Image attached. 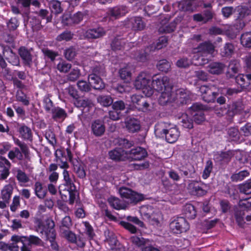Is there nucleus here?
Returning a JSON list of instances; mask_svg holds the SVG:
<instances>
[{
    "mask_svg": "<svg viewBox=\"0 0 251 251\" xmlns=\"http://www.w3.org/2000/svg\"><path fill=\"white\" fill-rule=\"evenodd\" d=\"M151 86L153 91L155 90L161 93L159 101L162 105L168 102L175 101L176 100H179L181 103H186L188 100L192 98L190 95V92L183 89L177 90L176 93L172 92L169 79L166 76L154 77Z\"/></svg>",
    "mask_w": 251,
    "mask_h": 251,
    "instance_id": "1",
    "label": "nucleus"
},
{
    "mask_svg": "<svg viewBox=\"0 0 251 251\" xmlns=\"http://www.w3.org/2000/svg\"><path fill=\"white\" fill-rule=\"evenodd\" d=\"M215 47L210 43L205 42L200 45L196 49H194V55L192 62L186 58L179 59L176 63V65L179 68H185L191 63L195 65H203L208 62V59L213 56L215 52Z\"/></svg>",
    "mask_w": 251,
    "mask_h": 251,
    "instance_id": "2",
    "label": "nucleus"
},
{
    "mask_svg": "<svg viewBox=\"0 0 251 251\" xmlns=\"http://www.w3.org/2000/svg\"><path fill=\"white\" fill-rule=\"evenodd\" d=\"M36 230L44 236L50 243L51 248L57 249V245L54 241L56 234L54 229V223L52 220H47L44 224L41 220L36 219L35 221Z\"/></svg>",
    "mask_w": 251,
    "mask_h": 251,
    "instance_id": "3",
    "label": "nucleus"
},
{
    "mask_svg": "<svg viewBox=\"0 0 251 251\" xmlns=\"http://www.w3.org/2000/svg\"><path fill=\"white\" fill-rule=\"evenodd\" d=\"M251 198H246L240 200L239 202V210L235 213V217L237 222L240 226H242L244 223V219L247 221H251Z\"/></svg>",
    "mask_w": 251,
    "mask_h": 251,
    "instance_id": "4",
    "label": "nucleus"
},
{
    "mask_svg": "<svg viewBox=\"0 0 251 251\" xmlns=\"http://www.w3.org/2000/svg\"><path fill=\"white\" fill-rule=\"evenodd\" d=\"M151 76L145 72L141 73L136 77L134 83V87L136 89H141L143 93L147 97L151 96L153 90L151 86Z\"/></svg>",
    "mask_w": 251,
    "mask_h": 251,
    "instance_id": "5",
    "label": "nucleus"
},
{
    "mask_svg": "<svg viewBox=\"0 0 251 251\" xmlns=\"http://www.w3.org/2000/svg\"><path fill=\"white\" fill-rule=\"evenodd\" d=\"M163 124H158L155 126L154 133L156 136H165L166 141L169 143H174L176 142L180 135L178 129L174 126L169 128H163Z\"/></svg>",
    "mask_w": 251,
    "mask_h": 251,
    "instance_id": "6",
    "label": "nucleus"
},
{
    "mask_svg": "<svg viewBox=\"0 0 251 251\" xmlns=\"http://www.w3.org/2000/svg\"><path fill=\"white\" fill-rule=\"evenodd\" d=\"M66 91L75 100L74 104L76 107H83V112H88L90 109L93 108L94 105L90 100L78 99L77 92L73 86H70L66 89Z\"/></svg>",
    "mask_w": 251,
    "mask_h": 251,
    "instance_id": "7",
    "label": "nucleus"
},
{
    "mask_svg": "<svg viewBox=\"0 0 251 251\" xmlns=\"http://www.w3.org/2000/svg\"><path fill=\"white\" fill-rule=\"evenodd\" d=\"M100 64L97 63L95 67H90L93 73L89 75L88 80L89 83L95 89H103L104 84L101 79L97 74H100L101 72V68H99Z\"/></svg>",
    "mask_w": 251,
    "mask_h": 251,
    "instance_id": "8",
    "label": "nucleus"
},
{
    "mask_svg": "<svg viewBox=\"0 0 251 251\" xmlns=\"http://www.w3.org/2000/svg\"><path fill=\"white\" fill-rule=\"evenodd\" d=\"M170 227L173 232L179 234L187 231L190 226L185 218L179 217L170 223Z\"/></svg>",
    "mask_w": 251,
    "mask_h": 251,
    "instance_id": "9",
    "label": "nucleus"
},
{
    "mask_svg": "<svg viewBox=\"0 0 251 251\" xmlns=\"http://www.w3.org/2000/svg\"><path fill=\"white\" fill-rule=\"evenodd\" d=\"M119 193L123 198L126 200L127 202H137L143 199L142 195L126 187L121 188L119 189Z\"/></svg>",
    "mask_w": 251,
    "mask_h": 251,
    "instance_id": "10",
    "label": "nucleus"
},
{
    "mask_svg": "<svg viewBox=\"0 0 251 251\" xmlns=\"http://www.w3.org/2000/svg\"><path fill=\"white\" fill-rule=\"evenodd\" d=\"M131 101L133 106L139 111L147 112L151 109V106L140 95H133L131 98Z\"/></svg>",
    "mask_w": 251,
    "mask_h": 251,
    "instance_id": "11",
    "label": "nucleus"
},
{
    "mask_svg": "<svg viewBox=\"0 0 251 251\" xmlns=\"http://www.w3.org/2000/svg\"><path fill=\"white\" fill-rule=\"evenodd\" d=\"M203 108L201 104L196 103L191 107L188 111L193 116L194 120L197 124H201L205 120L204 114L202 111Z\"/></svg>",
    "mask_w": 251,
    "mask_h": 251,
    "instance_id": "12",
    "label": "nucleus"
},
{
    "mask_svg": "<svg viewBox=\"0 0 251 251\" xmlns=\"http://www.w3.org/2000/svg\"><path fill=\"white\" fill-rule=\"evenodd\" d=\"M147 155L146 151L141 147L132 149L129 151H126V159L139 160L144 158Z\"/></svg>",
    "mask_w": 251,
    "mask_h": 251,
    "instance_id": "13",
    "label": "nucleus"
},
{
    "mask_svg": "<svg viewBox=\"0 0 251 251\" xmlns=\"http://www.w3.org/2000/svg\"><path fill=\"white\" fill-rule=\"evenodd\" d=\"M206 187L205 185L200 184L196 181H192L190 182L188 186V189L189 192L193 195L196 196H202L206 193V190L204 187Z\"/></svg>",
    "mask_w": 251,
    "mask_h": 251,
    "instance_id": "14",
    "label": "nucleus"
},
{
    "mask_svg": "<svg viewBox=\"0 0 251 251\" xmlns=\"http://www.w3.org/2000/svg\"><path fill=\"white\" fill-rule=\"evenodd\" d=\"M91 128L92 133L98 137L102 136L105 130L104 122L100 120H96L93 121Z\"/></svg>",
    "mask_w": 251,
    "mask_h": 251,
    "instance_id": "15",
    "label": "nucleus"
},
{
    "mask_svg": "<svg viewBox=\"0 0 251 251\" xmlns=\"http://www.w3.org/2000/svg\"><path fill=\"white\" fill-rule=\"evenodd\" d=\"M126 127L130 132H135L138 131L141 125L139 120L133 118H128L125 121Z\"/></svg>",
    "mask_w": 251,
    "mask_h": 251,
    "instance_id": "16",
    "label": "nucleus"
},
{
    "mask_svg": "<svg viewBox=\"0 0 251 251\" xmlns=\"http://www.w3.org/2000/svg\"><path fill=\"white\" fill-rule=\"evenodd\" d=\"M237 11L238 12L239 16L237 20V23L239 25H236L235 28L237 31H235L234 33L237 32L239 30L242 29L245 25L243 22H242V19L245 17V16L248 15L250 13L249 10L243 6H239L237 8Z\"/></svg>",
    "mask_w": 251,
    "mask_h": 251,
    "instance_id": "17",
    "label": "nucleus"
},
{
    "mask_svg": "<svg viewBox=\"0 0 251 251\" xmlns=\"http://www.w3.org/2000/svg\"><path fill=\"white\" fill-rule=\"evenodd\" d=\"M128 9L124 6H120L110 9L108 11V16L110 19H117L125 15L128 12Z\"/></svg>",
    "mask_w": 251,
    "mask_h": 251,
    "instance_id": "18",
    "label": "nucleus"
},
{
    "mask_svg": "<svg viewBox=\"0 0 251 251\" xmlns=\"http://www.w3.org/2000/svg\"><path fill=\"white\" fill-rule=\"evenodd\" d=\"M200 91L202 93L203 96V99L207 102H211L214 101L217 93L211 90L208 87L203 85L200 88Z\"/></svg>",
    "mask_w": 251,
    "mask_h": 251,
    "instance_id": "19",
    "label": "nucleus"
},
{
    "mask_svg": "<svg viewBox=\"0 0 251 251\" xmlns=\"http://www.w3.org/2000/svg\"><path fill=\"white\" fill-rule=\"evenodd\" d=\"M10 165L9 162L6 158H1L0 159V178L4 179L8 177Z\"/></svg>",
    "mask_w": 251,
    "mask_h": 251,
    "instance_id": "20",
    "label": "nucleus"
},
{
    "mask_svg": "<svg viewBox=\"0 0 251 251\" xmlns=\"http://www.w3.org/2000/svg\"><path fill=\"white\" fill-rule=\"evenodd\" d=\"M242 109V108L241 103L240 102H236L233 103L231 105H230L228 111H226V109H222L221 112L218 111H216V112L218 116H220L227 112L229 114H230L231 112H232V114L241 113Z\"/></svg>",
    "mask_w": 251,
    "mask_h": 251,
    "instance_id": "21",
    "label": "nucleus"
},
{
    "mask_svg": "<svg viewBox=\"0 0 251 251\" xmlns=\"http://www.w3.org/2000/svg\"><path fill=\"white\" fill-rule=\"evenodd\" d=\"M110 158L115 160H124L126 159V151L122 148H117L109 152Z\"/></svg>",
    "mask_w": 251,
    "mask_h": 251,
    "instance_id": "22",
    "label": "nucleus"
},
{
    "mask_svg": "<svg viewBox=\"0 0 251 251\" xmlns=\"http://www.w3.org/2000/svg\"><path fill=\"white\" fill-rule=\"evenodd\" d=\"M149 207L146 206H143L141 207L140 212L142 215L145 216L147 218H151V223L154 226H157L160 223V219L161 218V216L159 215L158 217L155 218L153 217V215H150V212H148L149 211Z\"/></svg>",
    "mask_w": 251,
    "mask_h": 251,
    "instance_id": "23",
    "label": "nucleus"
},
{
    "mask_svg": "<svg viewBox=\"0 0 251 251\" xmlns=\"http://www.w3.org/2000/svg\"><path fill=\"white\" fill-rule=\"evenodd\" d=\"M56 161L57 165L61 169L66 170L69 167V164L66 161L67 158L64 160L63 158V152L61 150H57L55 151Z\"/></svg>",
    "mask_w": 251,
    "mask_h": 251,
    "instance_id": "24",
    "label": "nucleus"
},
{
    "mask_svg": "<svg viewBox=\"0 0 251 251\" xmlns=\"http://www.w3.org/2000/svg\"><path fill=\"white\" fill-rule=\"evenodd\" d=\"M104 34L105 31L102 27L90 29L86 32V36L88 38H98Z\"/></svg>",
    "mask_w": 251,
    "mask_h": 251,
    "instance_id": "25",
    "label": "nucleus"
},
{
    "mask_svg": "<svg viewBox=\"0 0 251 251\" xmlns=\"http://www.w3.org/2000/svg\"><path fill=\"white\" fill-rule=\"evenodd\" d=\"M105 235L106 236V243L108 244L109 248L111 250H115L117 249V244L118 243L115 235L112 232L109 231H105Z\"/></svg>",
    "mask_w": 251,
    "mask_h": 251,
    "instance_id": "26",
    "label": "nucleus"
},
{
    "mask_svg": "<svg viewBox=\"0 0 251 251\" xmlns=\"http://www.w3.org/2000/svg\"><path fill=\"white\" fill-rule=\"evenodd\" d=\"M13 189L12 185H6L1 191V198L5 201H9L12 194Z\"/></svg>",
    "mask_w": 251,
    "mask_h": 251,
    "instance_id": "27",
    "label": "nucleus"
},
{
    "mask_svg": "<svg viewBox=\"0 0 251 251\" xmlns=\"http://www.w3.org/2000/svg\"><path fill=\"white\" fill-rule=\"evenodd\" d=\"M225 68V65L220 63L214 62L208 66V71L213 74H219L221 73Z\"/></svg>",
    "mask_w": 251,
    "mask_h": 251,
    "instance_id": "28",
    "label": "nucleus"
},
{
    "mask_svg": "<svg viewBox=\"0 0 251 251\" xmlns=\"http://www.w3.org/2000/svg\"><path fill=\"white\" fill-rule=\"evenodd\" d=\"M183 212L185 217L189 219H194L196 215V211L194 206L191 204H186L183 209Z\"/></svg>",
    "mask_w": 251,
    "mask_h": 251,
    "instance_id": "29",
    "label": "nucleus"
},
{
    "mask_svg": "<svg viewBox=\"0 0 251 251\" xmlns=\"http://www.w3.org/2000/svg\"><path fill=\"white\" fill-rule=\"evenodd\" d=\"M20 137L26 140H31L32 138V132L31 129L25 125L20 126L18 130Z\"/></svg>",
    "mask_w": 251,
    "mask_h": 251,
    "instance_id": "30",
    "label": "nucleus"
},
{
    "mask_svg": "<svg viewBox=\"0 0 251 251\" xmlns=\"http://www.w3.org/2000/svg\"><path fill=\"white\" fill-rule=\"evenodd\" d=\"M51 113H52L53 118L56 120H63L67 116V113L64 110L58 107H54V109H52Z\"/></svg>",
    "mask_w": 251,
    "mask_h": 251,
    "instance_id": "31",
    "label": "nucleus"
},
{
    "mask_svg": "<svg viewBox=\"0 0 251 251\" xmlns=\"http://www.w3.org/2000/svg\"><path fill=\"white\" fill-rule=\"evenodd\" d=\"M132 28L134 30H141L144 29L145 24L140 17H134L130 20Z\"/></svg>",
    "mask_w": 251,
    "mask_h": 251,
    "instance_id": "32",
    "label": "nucleus"
},
{
    "mask_svg": "<svg viewBox=\"0 0 251 251\" xmlns=\"http://www.w3.org/2000/svg\"><path fill=\"white\" fill-rule=\"evenodd\" d=\"M108 201L112 207L117 210L125 209L126 207V205L122 203L119 199L114 197H110Z\"/></svg>",
    "mask_w": 251,
    "mask_h": 251,
    "instance_id": "33",
    "label": "nucleus"
},
{
    "mask_svg": "<svg viewBox=\"0 0 251 251\" xmlns=\"http://www.w3.org/2000/svg\"><path fill=\"white\" fill-rule=\"evenodd\" d=\"M19 53L25 63L29 65L32 60L31 56L29 51L25 47H21L19 50Z\"/></svg>",
    "mask_w": 251,
    "mask_h": 251,
    "instance_id": "34",
    "label": "nucleus"
},
{
    "mask_svg": "<svg viewBox=\"0 0 251 251\" xmlns=\"http://www.w3.org/2000/svg\"><path fill=\"white\" fill-rule=\"evenodd\" d=\"M182 126L187 128H192L193 127L192 120L189 117L187 113L183 114L180 118Z\"/></svg>",
    "mask_w": 251,
    "mask_h": 251,
    "instance_id": "35",
    "label": "nucleus"
},
{
    "mask_svg": "<svg viewBox=\"0 0 251 251\" xmlns=\"http://www.w3.org/2000/svg\"><path fill=\"white\" fill-rule=\"evenodd\" d=\"M34 191L36 195L39 199H43L46 194V189L43 188L40 182H36L34 185Z\"/></svg>",
    "mask_w": 251,
    "mask_h": 251,
    "instance_id": "36",
    "label": "nucleus"
},
{
    "mask_svg": "<svg viewBox=\"0 0 251 251\" xmlns=\"http://www.w3.org/2000/svg\"><path fill=\"white\" fill-rule=\"evenodd\" d=\"M63 180L65 182L64 186L66 187L65 189H71L72 190L75 186L72 179L70 177L69 172L66 170H64L63 172Z\"/></svg>",
    "mask_w": 251,
    "mask_h": 251,
    "instance_id": "37",
    "label": "nucleus"
},
{
    "mask_svg": "<svg viewBox=\"0 0 251 251\" xmlns=\"http://www.w3.org/2000/svg\"><path fill=\"white\" fill-rule=\"evenodd\" d=\"M241 43L244 47L251 48V32L243 34L241 37Z\"/></svg>",
    "mask_w": 251,
    "mask_h": 251,
    "instance_id": "38",
    "label": "nucleus"
},
{
    "mask_svg": "<svg viewBox=\"0 0 251 251\" xmlns=\"http://www.w3.org/2000/svg\"><path fill=\"white\" fill-rule=\"evenodd\" d=\"M97 100L101 105L108 106L113 103V99L109 96H100L97 98Z\"/></svg>",
    "mask_w": 251,
    "mask_h": 251,
    "instance_id": "39",
    "label": "nucleus"
},
{
    "mask_svg": "<svg viewBox=\"0 0 251 251\" xmlns=\"http://www.w3.org/2000/svg\"><path fill=\"white\" fill-rule=\"evenodd\" d=\"M71 64L67 63L65 61L61 60L57 65V70L61 73H66L71 68Z\"/></svg>",
    "mask_w": 251,
    "mask_h": 251,
    "instance_id": "40",
    "label": "nucleus"
},
{
    "mask_svg": "<svg viewBox=\"0 0 251 251\" xmlns=\"http://www.w3.org/2000/svg\"><path fill=\"white\" fill-rule=\"evenodd\" d=\"M157 67L159 70L162 72H167L171 68V65L167 60L163 59L158 62Z\"/></svg>",
    "mask_w": 251,
    "mask_h": 251,
    "instance_id": "41",
    "label": "nucleus"
},
{
    "mask_svg": "<svg viewBox=\"0 0 251 251\" xmlns=\"http://www.w3.org/2000/svg\"><path fill=\"white\" fill-rule=\"evenodd\" d=\"M61 230L63 236L68 241L73 243L75 241L76 236L74 232L69 230H63L62 228Z\"/></svg>",
    "mask_w": 251,
    "mask_h": 251,
    "instance_id": "42",
    "label": "nucleus"
},
{
    "mask_svg": "<svg viewBox=\"0 0 251 251\" xmlns=\"http://www.w3.org/2000/svg\"><path fill=\"white\" fill-rule=\"evenodd\" d=\"M50 8L51 12L55 14H59L63 11L61 3L58 1H52L50 4Z\"/></svg>",
    "mask_w": 251,
    "mask_h": 251,
    "instance_id": "43",
    "label": "nucleus"
},
{
    "mask_svg": "<svg viewBox=\"0 0 251 251\" xmlns=\"http://www.w3.org/2000/svg\"><path fill=\"white\" fill-rule=\"evenodd\" d=\"M237 83L242 88H246L250 86V82H248L246 77V75H239L236 77Z\"/></svg>",
    "mask_w": 251,
    "mask_h": 251,
    "instance_id": "44",
    "label": "nucleus"
},
{
    "mask_svg": "<svg viewBox=\"0 0 251 251\" xmlns=\"http://www.w3.org/2000/svg\"><path fill=\"white\" fill-rule=\"evenodd\" d=\"M249 175V173L247 171L244 170L233 175L231 176V178L234 181H241L248 176Z\"/></svg>",
    "mask_w": 251,
    "mask_h": 251,
    "instance_id": "45",
    "label": "nucleus"
},
{
    "mask_svg": "<svg viewBox=\"0 0 251 251\" xmlns=\"http://www.w3.org/2000/svg\"><path fill=\"white\" fill-rule=\"evenodd\" d=\"M234 47L231 44L227 43L221 51L222 56H229L233 53Z\"/></svg>",
    "mask_w": 251,
    "mask_h": 251,
    "instance_id": "46",
    "label": "nucleus"
},
{
    "mask_svg": "<svg viewBox=\"0 0 251 251\" xmlns=\"http://www.w3.org/2000/svg\"><path fill=\"white\" fill-rule=\"evenodd\" d=\"M213 169V164L212 162L210 160H208L206 162L204 169L202 174V178L204 179L207 178L212 170Z\"/></svg>",
    "mask_w": 251,
    "mask_h": 251,
    "instance_id": "47",
    "label": "nucleus"
},
{
    "mask_svg": "<svg viewBox=\"0 0 251 251\" xmlns=\"http://www.w3.org/2000/svg\"><path fill=\"white\" fill-rule=\"evenodd\" d=\"M8 157L11 160L15 158L18 160H22L23 159V154L19 149L15 148L13 150L9 151Z\"/></svg>",
    "mask_w": 251,
    "mask_h": 251,
    "instance_id": "48",
    "label": "nucleus"
},
{
    "mask_svg": "<svg viewBox=\"0 0 251 251\" xmlns=\"http://www.w3.org/2000/svg\"><path fill=\"white\" fill-rule=\"evenodd\" d=\"M80 72L79 69L77 68H74L72 70L68 75V79L72 81L76 80L80 76Z\"/></svg>",
    "mask_w": 251,
    "mask_h": 251,
    "instance_id": "49",
    "label": "nucleus"
},
{
    "mask_svg": "<svg viewBox=\"0 0 251 251\" xmlns=\"http://www.w3.org/2000/svg\"><path fill=\"white\" fill-rule=\"evenodd\" d=\"M193 1L191 0H183L179 4V6L183 11L193 10L191 5Z\"/></svg>",
    "mask_w": 251,
    "mask_h": 251,
    "instance_id": "50",
    "label": "nucleus"
},
{
    "mask_svg": "<svg viewBox=\"0 0 251 251\" xmlns=\"http://www.w3.org/2000/svg\"><path fill=\"white\" fill-rule=\"evenodd\" d=\"M130 83L126 82H124L123 84H120L117 86L115 88V90L120 93H123L124 92H129L131 87L129 86Z\"/></svg>",
    "mask_w": 251,
    "mask_h": 251,
    "instance_id": "51",
    "label": "nucleus"
},
{
    "mask_svg": "<svg viewBox=\"0 0 251 251\" xmlns=\"http://www.w3.org/2000/svg\"><path fill=\"white\" fill-rule=\"evenodd\" d=\"M119 74L122 79L130 80L131 73L128 67L122 68L119 71Z\"/></svg>",
    "mask_w": 251,
    "mask_h": 251,
    "instance_id": "52",
    "label": "nucleus"
},
{
    "mask_svg": "<svg viewBox=\"0 0 251 251\" xmlns=\"http://www.w3.org/2000/svg\"><path fill=\"white\" fill-rule=\"evenodd\" d=\"M17 100L22 102L24 105H27L29 104V100L26 96L21 91L17 92L16 95Z\"/></svg>",
    "mask_w": 251,
    "mask_h": 251,
    "instance_id": "53",
    "label": "nucleus"
},
{
    "mask_svg": "<svg viewBox=\"0 0 251 251\" xmlns=\"http://www.w3.org/2000/svg\"><path fill=\"white\" fill-rule=\"evenodd\" d=\"M43 106L48 112L51 113L52 109H54L52 101L48 98L45 97L43 100Z\"/></svg>",
    "mask_w": 251,
    "mask_h": 251,
    "instance_id": "54",
    "label": "nucleus"
},
{
    "mask_svg": "<svg viewBox=\"0 0 251 251\" xmlns=\"http://www.w3.org/2000/svg\"><path fill=\"white\" fill-rule=\"evenodd\" d=\"M77 85L78 89L83 92H88L91 89L90 84L88 83L86 81H79Z\"/></svg>",
    "mask_w": 251,
    "mask_h": 251,
    "instance_id": "55",
    "label": "nucleus"
},
{
    "mask_svg": "<svg viewBox=\"0 0 251 251\" xmlns=\"http://www.w3.org/2000/svg\"><path fill=\"white\" fill-rule=\"evenodd\" d=\"M73 37V34L71 32L65 31L59 35L56 39L58 41H68L70 40Z\"/></svg>",
    "mask_w": 251,
    "mask_h": 251,
    "instance_id": "56",
    "label": "nucleus"
},
{
    "mask_svg": "<svg viewBox=\"0 0 251 251\" xmlns=\"http://www.w3.org/2000/svg\"><path fill=\"white\" fill-rule=\"evenodd\" d=\"M168 39L165 36H162L160 37L157 42L156 43L155 47L154 49L156 50H160L163 47L166 46L167 44Z\"/></svg>",
    "mask_w": 251,
    "mask_h": 251,
    "instance_id": "57",
    "label": "nucleus"
},
{
    "mask_svg": "<svg viewBox=\"0 0 251 251\" xmlns=\"http://www.w3.org/2000/svg\"><path fill=\"white\" fill-rule=\"evenodd\" d=\"M17 178L18 181L21 183H26L29 181V178L21 170H18L16 176Z\"/></svg>",
    "mask_w": 251,
    "mask_h": 251,
    "instance_id": "58",
    "label": "nucleus"
},
{
    "mask_svg": "<svg viewBox=\"0 0 251 251\" xmlns=\"http://www.w3.org/2000/svg\"><path fill=\"white\" fill-rule=\"evenodd\" d=\"M75 50L73 47L66 49L64 52L65 58L68 60H72L75 56Z\"/></svg>",
    "mask_w": 251,
    "mask_h": 251,
    "instance_id": "59",
    "label": "nucleus"
},
{
    "mask_svg": "<svg viewBox=\"0 0 251 251\" xmlns=\"http://www.w3.org/2000/svg\"><path fill=\"white\" fill-rule=\"evenodd\" d=\"M240 191L245 194H251V181L247 182L240 187Z\"/></svg>",
    "mask_w": 251,
    "mask_h": 251,
    "instance_id": "60",
    "label": "nucleus"
},
{
    "mask_svg": "<svg viewBox=\"0 0 251 251\" xmlns=\"http://www.w3.org/2000/svg\"><path fill=\"white\" fill-rule=\"evenodd\" d=\"M239 63L236 60L232 61L230 62L228 67V72L232 73L233 74H236L238 71Z\"/></svg>",
    "mask_w": 251,
    "mask_h": 251,
    "instance_id": "61",
    "label": "nucleus"
},
{
    "mask_svg": "<svg viewBox=\"0 0 251 251\" xmlns=\"http://www.w3.org/2000/svg\"><path fill=\"white\" fill-rule=\"evenodd\" d=\"M20 204V197L15 196L13 197L12 202L10 205V210L12 212H15Z\"/></svg>",
    "mask_w": 251,
    "mask_h": 251,
    "instance_id": "62",
    "label": "nucleus"
},
{
    "mask_svg": "<svg viewBox=\"0 0 251 251\" xmlns=\"http://www.w3.org/2000/svg\"><path fill=\"white\" fill-rule=\"evenodd\" d=\"M132 242L137 246H141L146 243V240L142 237L133 236L131 238Z\"/></svg>",
    "mask_w": 251,
    "mask_h": 251,
    "instance_id": "63",
    "label": "nucleus"
},
{
    "mask_svg": "<svg viewBox=\"0 0 251 251\" xmlns=\"http://www.w3.org/2000/svg\"><path fill=\"white\" fill-rule=\"evenodd\" d=\"M120 224L122 226H123L126 229L128 230L131 233H134L137 231L136 228L134 226L128 222L122 221L120 222Z\"/></svg>",
    "mask_w": 251,
    "mask_h": 251,
    "instance_id": "64",
    "label": "nucleus"
}]
</instances>
